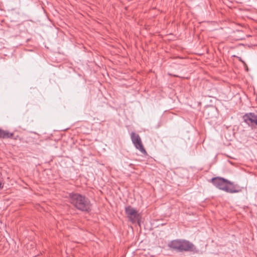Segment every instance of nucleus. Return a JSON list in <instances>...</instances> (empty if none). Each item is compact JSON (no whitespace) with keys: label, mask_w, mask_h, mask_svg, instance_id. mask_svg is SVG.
Instances as JSON below:
<instances>
[{"label":"nucleus","mask_w":257,"mask_h":257,"mask_svg":"<svg viewBox=\"0 0 257 257\" xmlns=\"http://www.w3.org/2000/svg\"><path fill=\"white\" fill-rule=\"evenodd\" d=\"M131 137L132 141L136 148L139 150L142 154L146 155L147 152L143 146L141 139L139 135L132 132L131 134Z\"/></svg>","instance_id":"nucleus-3"},{"label":"nucleus","mask_w":257,"mask_h":257,"mask_svg":"<svg viewBox=\"0 0 257 257\" xmlns=\"http://www.w3.org/2000/svg\"><path fill=\"white\" fill-rule=\"evenodd\" d=\"M12 136V134H10L0 129V138H10Z\"/></svg>","instance_id":"nucleus-8"},{"label":"nucleus","mask_w":257,"mask_h":257,"mask_svg":"<svg viewBox=\"0 0 257 257\" xmlns=\"http://www.w3.org/2000/svg\"><path fill=\"white\" fill-rule=\"evenodd\" d=\"M125 213L130 221L132 223H136L140 225L141 222V214L134 208L131 206H127L125 208Z\"/></svg>","instance_id":"nucleus-2"},{"label":"nucleus","mask_w":257,"mask_h":257,"mask_svg":"<svg viewBox=\"0 0 257 257\" xmlns=\"http://www.w3.org/2000/svg\"><path fill=\"white\" fill-rule=\"evenodd\" d=\"M244 121L248 125H257V115L253 113H246L243 116Z\"/></svg>","instance_id":"nucleus-5"},{"label":"nucleus","mask_w":257,"mask_h":257,"mask_svg":"<svg viewBox=\"0 0 257 257\" xmlns=\"http://www.w3.org/2000/svg\"><path fill=\"white\" fill-rule=\"evenodd\" d=\"M181 240H175L169 244V246L178 250H180Z\"/></svg>","instance_id":"nucleus-7"},{"label":"nucleus","mask_w":257,"mask_h":257,"mask_svg":"<svg viewBox=\"0 0 257 257\" xmlns=\"http://www.w3.org/2000/svg\"><path fill=\"white\" fill-rule=\"evenodd\" d=\"M213 184L218 188L229 191L227 186L228 182L221 178H216L212 179Z\"/></svg>","instance_id":"nucleus-4"},{"label":"nucleus","mask_w":257,"mask_h":257,"mask_svg":"<svg viewBox=\"0 0 257 257\" xmlns=\"http://www.w3.org/2000/svg\"><path fill=\"white\" fill-rule=\"evenodd\" d=\"M70 201L76 208L81 211H87L90 208L89 200L84 196L77 194H69Z\"/></svg>","instance_id":"nucleus-1"},{"label":"nucleus","mask_w":257,"mask_h":257,"mask_svg":"<svg viewBox=\"0 0 257 257\" xmlns=\"http://www.w3.org/2000/svg\"><path fill=\"white\" fill-rule=\"evenodd\" d=\"M194 248V245L192 243L188 241L183 240H181V247L180 251H189L192 250Z\"/></svg>","instance_id":"nucleus-6"}]
</instances>
